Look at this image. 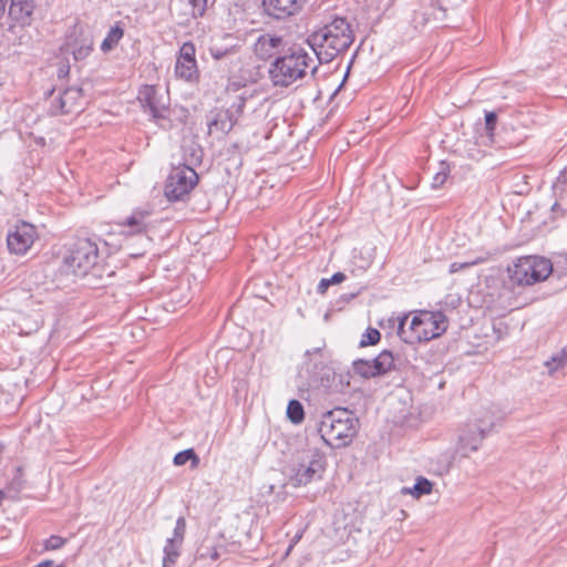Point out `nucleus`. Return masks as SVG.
<instances>
[{"label":"nucleus","mask_w":567,"mask_h":567,"mask_svg":"<svg viewBox=\"0 0 567 567\" xmlns=\"http://www.w3.org/2000/svg\"><path fill=\"white\" fill-rule=\"evenodd\" d=\"M25 27L24 24L13 22L7 30V39L11 41L12 44H27L30 41V35Z\"/></svg>","instance_id":"20"},{"label":"nucleus","mask_w":567,"mask_h":567,"mask_svg":"<svg viewBox=\"0 0 567 567\" xmlns=\"http://www.w3.org/2000/svg\"><path fill=\"white\" fill-rule=\"evenodd\" d=\"M197 182L198 175L190 166L173 167L165 185V196L169 202L182 200L195 187Z\"/></svg>","instance_id":"8"},{"label":"nucleus","mask_w":567,"mask_h":567,"mask_svg":"<svg viewBox=\"0 0 567 567\" xmlns=\"http://www.w3.org/2000/svg\"><path fill=\"white\" fill-rule=\"evenodd\" d=\"M408 326V317L399 323V336L409 343L424 342L441 337L447 329L449 322L442 311H417Z\"/></svg>","instance_id":"3"},{"label":"nucleus","mask_w":567,"mask_h":567,"mask_svg":"<svg viewBox=\"0 0 567 567\" xmlns=\"http://www.w3.org/2000/svg\"><path fill=\"white\" fill-rule=\"evenodd\" d=\"M92 49V40L83 39L82 42L73 49V56L75 60H83L91 53Z\"/></svg>","instance_id":"30"},{"label":"nucleus","mask_w":567,"mask_h":567,"mask_svg":"<svg viewBox=\"0 0 567 567\" xmlns=\"http://www.w3.org/2000/svg\"><path fill=\"white\" fill-rule=\"evenodd\" d=\"M486 261V258H483V257H480V258H476V259H473V260H470V261H465V262H452L450 265V272L451 274H455V272H458L463 269H467L472 266H475V265H478V264H482Z\"/></svg>","instance_id":"34"},{"label":"nucleus","mask_w":567,"mask_h":567,"mask_svg":"<svg viewBox=\"0 0 567 567\" xmlns=\"http://www.w3.org/2000/svg\"><path fill=\"white\" fill-rule=\"evenodd\" d=\"M433 484L425 477H417L414 486L412 488L404 487L402 489L403 494H411L414 497L419 498L423 495H427L432 492Z\"/></svg>","instance_id":"22"},{"label":"nucleus","mask_w":567,"mask_h":567,"mask_svg":"<svg viewBox=\"0 0 567 567\" xmlns=\"http://www.w3.org/2000/svg\"><path fill=\"white\" fill-rule=\"evenodd\" d=\"M182 543L174 542L173 539H166L164 546L163 567H175V563L181 555Z\"/></svg>","instance_id":"21"},{"label":"nucleus","mask_w":567,"mask_h":567,"mask_svg":"<svg viewBox=\"0 0 567 567\" xmlns=\"http://www.w3.org/2000/svg\"><path fill=\"white\" fill-rule=\"evenodd\" d=\"M212 55L216 59V60H219L221 58H224L226 55V51H221V50H212Z\"/></svg>","instance_id":"41"},{"label":"nucleus","mask_w":567,"mask_h":567,"mask_svg":"<svg viewBox=\"0 0 567 567\" xmlns=\"http://www.w3.org/2000/svg\"><path fill=\"white\" fill-rule=\"evenodd\" d=\"M299 538H300V536H299V535H297V536L295 537V539H293V543H296Z\"/></svg>","instance_id":"46"},{"label":"nucleus","mask_w":567,"mask_h":567,"mask_svg":"<svg viewBox=\"0 0 567 567\" xmlns=\"http://www.w3.org/2000/svg\"><path fill=\"white\" fill-rule=\"evenodd\" d=\"M566 172H563L560 176H558V181L561 179V177H565Z\"/></svg>","instance_id":"45"},{"label":"nucleus","mask_w":567,"mask_h":567,"mask_svg":"<svg viewBox=\"0 0 567 567\" xmlns=\"http://www.w3.org/2000/svg\"><path fill=\"white\" fill-rule=\"evenodd\" d=\"M198 554L202 558L208 557L213 560H216L219 557V553H218L217 548L213 544H209L208 542H204L200 545V547L198 549Z\"/></svg>","instance_id":"33"},{"label":"nucleus","mask_w":567,"mask_h":567,"mask_svg":"<svg viewBox=\"0 0 567 567\" xmlns=\"http://www.w3.org/2000/svg\"><path fill=\"white\" fill-rule=\"evenodd\" d=\"M190 6V14L194 18L203 17L207 9V0H185Z\"/></svg>","instance_id":"32"},{"label":"nucleus","mask_w":567,"mask_h":567,"mask_svg":"<svg viewBox=\"0 0 567 567\" xmlns=\"http://www.w3.org/2000/svg\"><path fill=\"white\" fill-rule=\"evenodd\" d=\"M287 416L295 423L299 424L305 419V411L302 404L298 400H291L287 406Z\"/></svg>","instance_id":"26"},{"label":"nucleus","mask_w":567,"mask_h":567,"mask_svg":"<svg viewBox=\"0 0 567 567\" xmlns=\"http://www.w3.org/2000/svg\"><path fill=\"white\" fill-rule=\"evenodd\" d=\"M237 84L236 83H231L227 86V91H236L237 90Z\"/></svg>","instance_id":"44"},{"label":"nucleus","mask_w":567,"mask_h":567,"mask_svg":"<svg viewBox=\"0 0 567 567\" xmlns=\"http://www.w3.org/2000/svg\"><path fill=\"white\" fill-rule=\"evenodd\" d=\"M237 123L231 118L230 113L225 110L218 111L215 116L208 121L209 134H219L225 136L228 134Z\"/></svg>","instance_id":"19"},{"label":"nucleus","mask_w":567,"mask_h":567,"mask_svg":"<svg viewBox=\"0 0 567 567\" xmlns=\"http://www.w3.org/2000/svg\"><path fill=\"white\" fill-rule=\"evenodd\" d=\"M35 9V0H10L9 18L17 23L30 25Z\"/></svg>","instance_id":"17"},{"label":"nucleus","mask_w":567,"mask_h":567,"mask_svg":"<svg viewBox=\"0 0 567 567\" xmlns=\"http://www.w3.org/2000/svg\"><path fill=\"white\" fill-rule=\"evenodd\" d=\"M354 33L346 18L336 17L308 37L310 50L319 63H328L347 51L353 43Z\"/></svg>","instance_id":"1"},{"label":"nucleus","mask_w":567,"mask_h":567,"mask_svg":"<svg viewBox=\"0 0 567 567\" xmlns=\"http://www.w3.org/2000/svg\"><path fill=\"white\" fill-rule=\"evenodd\" d=\"M99 259L97 245L87 238L78 239L64 255L61 271L83 277L95 267Z\"/></svg>","instance_id":"6"},{"label":"nucleus","mask_w":567,"mask_h":567,"mask_svg":"<svg viewBox=\"0 0 567 567\" xmlns=\"http://www.w3.org/2000/svg\"><path fill=\"white\" fill-rule=\"evenodd\" d=\"M321 353L322 347H316L313 349L307 350L305 355L310 359L312 355H321Z\"/></svg>","instance_id":"40"},{"label":"nucleus","mask_w":567,"mask_h":567,"mask_svg":"<svg viewBox=\"0 0 567 567\" xmlns=\"http://www.w3.org/2000/svg\"><path fill=\"white\" fill-rule=\"evenodd\" d=\"M65 538L58 535H52L48 539H45L43 547L45 550H56L62 548L65 545Z\"/></svg>","instance_id":"35"},{"label":"nucleus","mask_w":567,"mask_h":567,"mask_svg":"<svg viewBox=\"0 0 567 567\" xmlns=\"http://www.w3.org/2000/svg\"><path fill=\"white\" fill-rule=\"evenodd\" d=\"M548 369L549 375L554 372L567 365V349H563L560 352L554 354L549 360L545 362Z\"/></svg>","instance_id":"25"},{"label":"nucleus","mask_w":567,"mask_h":567,"mask_svg":"<svg viewBox=\"0 0 567 567\" xmlns=\"http://www.w3.org/2000/svg\"><path fill=\"white\" fill-rule=\"evenodd\" d=\"M359 421L348 409L337 408L323 413L319 433L327 445H348L358 432Z\"/></svg>","instance_id":"4"},{"label":"nucleus","mask_w":567,"mask_h":567,"mask_svg":"<svg viewBox=\"0 0 567 567\" xmlns=\"http://www.w3.org/2000/svg\"><path fill=\"white\" fill-rule=\"evenodd\" d=\"M137 99L143 109L148 111L155 122L162 128H171L172 121L168 117V109L164 96L158 94L154 85H144L140 89Z\"/></svg>","instance_id":"11"},{"label":"nucleus","mask_w":567,"mask_h":567,"mask_svg":"<svg viewBox=\"0 0 567 567\" xmlns=\"http://www.w3.org/2000/svg\"><path fill=\"white\" fill-rule=\"evenodd\" d=\"M326 468V457L318 449H309L303 452L299 463L292 468L290 478L295 487L307 485L316 478H320Z\"/></svg>","instance_id":"7"},{"label":"nucleus","mask_w":567,"mask_h":567,"mask_svg":"<svg viewBox=\"0 0 567 567\" xmlns=\"http://www.w3.org/2000/svg\"><path fill=\"white\" fill-rule=\"evenodd\" d=\"M153 210L148 207L136 208L130 216L118 223L124 235H144L154 227Z\"/></svg>","instance_id":"14"},{"label":"nucleus","mask_w":567,"mask_h":567,"mask_svg":"<svg viewBox=\"0 0 567 567\" xmlns=\"http://www.w3.org/2000/svg\"><path fill=\"white\" fill-rule=\"evenodd\" d=\"M69 72H70V65L68 63H63L59 66L58 78L64 79L69 75Z\"/></svg>","instance_id":"37"},{"label":"nucleus","mask_w":567,"mask_h":567,"mask_svg":"<svg viewBox=\"0 0 567 567\" xmlns=\"http://www.w3.org/2000/svg\"><path fill=\"white\" fill-rule=\"evenodd\" d=\"M553 271L549 259L540 256H523L507 267V285L511 289L525 288L544 281Z\"/></svg>","instance_id":"5"},{"label":"nucleus","mask_w":567,"mask_h":567,"mask_svg":"<svg viewBox=\"0 0 567 567\" xmlns=\"http://www.w3.org/2000/svg\"><path fill=\"white\" fill-rule=\"evenodd\" d=\"M246 93H247V91L241 92L236 97L234 103L229 106V109L225 110L227 113H230L231 118H234L236 123H238V120L240 118V116L244 113V109H245L246 101H247Z\"/></svg>","instance_id":"27"},{"label":"nucleus","mask_w":567,"mask_h":567,"mask_svg":"<svg viewBox=\"0 0 567 567\" xmlns=\"http://www.w3.org/2000/svg\"><path fill=\"white\" fill-rule=\"evenodd\" d=\"M56 567H64V566L61 564V565H58Z\"/></svg>","instance_id":"47"},{"label":"nucleus","mask_w":567,"mask_h":567,"mask_svg":"<svg viewBox=\"0 0 567 567\" xmlns=\"http://www.w3.org/2000/svg\"><path fill=\"white\" fill-rule=\"evenodd\" d=\"M330 285L331 284L329 282V279L323 278L320 280V282L317 287V291L319 293H324Z\"/></svg>","instance_id":"39"},{"label":"nucleus","mask_w":567,"mask_h":567,"mask_svg":"<svg viewBox=\"0 0 567 567\" xmlns=\"http://www.w3.org/2000/svg\"><path fill=\"white\" fill-rule=\"evenodd\" d=\"M185 533H186V519L183 516H181L176 520V524H175V527L173 530V536L169 537L168 539H173L174 542H178V543L183 544Z\"/></svg>","instance_id":"31"},{"label":"nucleus","mask_w":567,"mask_h":567,"mask_svg":"<svg viewBox=\"0 0 567 567\" xmlns=\"http://www.w3.org/2000/svg\"><path fill=\"white\" fill-rule=\"evenodd\" d=\"M450 175V165L446 162H440L439 171L433 176L432 187L439 188L444 185Z\"/></svg>","instance_id":"28"},{"label":"nucleus","mask_w":567,"mask_h":567,"mask_svg":"<svg viewBox=\"0 0 567 567\" xmlns=\"http://www.w3.org/2000/svg\"><path fill=\"white\" fill-rule=\"evenodd\" d=\"M391 370H402L400 358L384 350L372 360L359 359L353 362V371L358 375L370 379L383 375Z\"/></svg>","instance_id":"9"},{"label":"nucleus","mask_w":567,"mask_h":567,"mask_svg":"<svg viewBox=\"0 0 567 567\" xmlns=\"http://www.w3.org/2000/svg\"><path fill=\"white\" fill-rule=\"evenodd\" d=\"M188 461H190V466L192 468H196L198 467L199 465V457L198 455L194 452L193 449H188V450H184L182 452H178L175 456H174V464L176 466H183L185 465Z\"/></svg>","instance_id":"24"},{"label":"nucleus","mask_w":567,"mask_h":567,"mask_svg":"<svg viewBox=\"0 0 567 567\" xmlns=\"http://www.w3.org/2000/svg\"><path fill=\"white\" fill-rule=\"evenodd\" d=\"M497 123V115L495 112L485 113V130L489 138L493 137Z\"/></svg>","instance_id":"36"},{"label":"nucleus","mask_w":567,"mask_h":567,"mask_svg":"<svg viewBox=\"0 0 567 567\" xmlns=\"http://www.w3.org/2000/svg\"><path fill=\"white\" fill-rule=\"evenodd\" d=\"M318 59L301 47L290 48L284 55L277 56L269 69V76L275 86L288 87L298 80L313 74L318 69Z\"/></svg>","instance_id":"2"},{"label":"nucleus","mask_w":567,"mask_h":567,"mask_svg":"<svg viewBox=\"0 0 567 567\" xmlns=\"http://www.w3.org/2000/svg\"><path fill=\"white\" fill-rule=\"evenodd\" d=\"M494 422L480 420L478 423H470L460 430L456 452L466 457L478 450L486 434L492 431Z\"/></svg>","instance_id":"10"},{"label":"nucleus","mask_w":567,"mask_h":567,"mask_svg":"<svg viewBox=\"0 0 567 567\" xmlns=\"http://www.w3.org/2000/svg\"><path fill=\"white\" fill-rule=\"evenodd\" d=\"M282 45L284 40L281 37L266 33L257 39L254 50L261 60H268L276 55Z\"/></svg>","instance_id":"18"},{"label":"nucleus","mask_w":567,"mask_h":567,"mask_svg":"<svg viewBox=\"0 0 567 567\" xmlns=\"http://www.w3.org/2000/svg\"><path fill=\"white\" fill-rule=\"evenodd\" d=\"M195 45L193 42H185L179 50V55L175 64V73L177 78L192 82L197 80L198 70L195 59Z\"/></svg>","instance_id":"15"},{"label":"nucleus","mask_w":567,"mask_h":567,"mask_svg":"<svg viewBox=\"0 0 567 567\" xmlns=\"http://www.w3.org/2000/svg\"><path fill=\"white\" fill-rule=\"evenodd\" d=\"M306 0H262L265 11L276 18L285 19L299 12Z\"/></svg>","instance_id":"16"},{"label":"nucleus","mask_w":567,"mask_h":567,"mask_svg":"<svg viewBox=\"0 0 567 567\" xmlns=\"http://www.w3.org/2000/svg\"><path fill=\"white\" fill-rule=\"evenodd\" d=\"M346 279V275L343 272H336L332 275L331 278H329V282L332 284H340Z\"/></svg>","instance_id":"38"},{"label":"nucleus","mask_w":567,"mask_h":567,"mask_svg":"<svg viewBox=\"0 0 567 567\" xmlns=\"http://www.w3.org/2000/svg\"><path fill=\"white\" fill-rule=\"evenodd\" d=\"M123 35H124V30L122 27H120L118 24H115L114 27H112L101 44L102 51L106 52V51L112 50L114 47L117 45V43L123 38Z\"/></svg>","instance_id":"23"},{"label":"nucleus","mask_w":567,"mask_h":567,"mask_svg":"<svg viewBox=\"0 0 567 567\" xmlns=\"http://www.w3.org/2000/svg\"><path fill=\"white\" fill-rule=\"evenodd\" d=\"M55 89L51 90L49 95L52 99L50 106V114H79L84 109L83 91L80 86H71L59 91L58 95H54Z\"/></svg>","instance_id":"12"},{"label":"nucleus","mask_w":567,"mask_h":567,"mask_svg":"<svg viewBox=\"0 0 567 567\" xmlns=\"http://www.w3.org/2000/svg\"><path fill=\"white\" fill-rule=\"evenodd\" d=\"M8 0H0V20L2 19L4 11H6V4Z\"/></svg>","instance_id":"42"},{"label":"nucleus","mask_w":567,"mask_h":567,"mask_svg":"<svg viewBox=\"0 0 567 567\" xmlns=\"http://www.w3.org/2000/svg\"><path fill=\"white\" fill-rule=\"evenodd\" d=\"M381 333L375 328H368L362 334L360 340V347L373 346L380 341Z\"/></svg>","instance_id":"29"},{"label":"nucleus","mask_w":567,"mask_h":567,"mask_svg":"<svg viewBox=\"0 0 567 567\" xmlns=\"http://www.w3.org/2000/svg\"><path fill=\"white\" fill-rule=\"evenodd\" d=\"M35 567H53V561L44 560V561L39 563Z\"/></svg>","instance_id":"43"},{"label":"nucleus","mask_w":567,"mask_h":567,"mask_svg":"<svg viewBox=\"0 0 567 567\" xmlns=\"http://www.w3.org/2000/svg\"><path fill=\"white\" fill-rule=\"evenodd\" d=\"M38 233L35 227L27 221H20L16 225L14 230L7 236V245L10 252L16 255H24L33 245Z\"/></svg>","instance_id":"13"}]
</instances>
